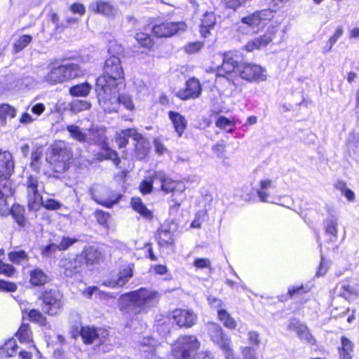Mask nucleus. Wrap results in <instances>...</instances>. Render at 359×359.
<instances>
[{
    "mask_svg": "<svg viewBox=\"0 0 359 359\" xmlns=\"http://www.w3.org/2000/svg\"><path fill=\"white\" fill-rule=\"evenodd\" d=\"M160 297L156 290L141 287L120 297L121 310L127 309L133 314H139L157 305Z\"/></svg>",
    "mask_w": 359,
    "mask_h": 359,
    "instance_id": "obj_1",
    "label": "nucleus"
},
{
    "mask_svg": "<svg viewBox=\"0 0 359 359\" xmlns=\"http://www.w3.org/2000/svg\"><path fill=\"white\" fill-rule=\"evenodd\" d=\"M123 86H113L107 89L97 90V97L99 104L105 112L118 111L121 105L132 110L134 108L131 97L128 95H119V90Z\"/></svg>",
    "mask_w": 359,
    "mask_h": 359,
    "instance_id": "obj_2",
    "label": "nucleus"
},
{
    "mask_svg": "<svg viewBox=\"0 0 359 359\" xmlns=\"http://www.w3.org/2000/svg\"><path fill=\"white\" fill-rule=\"evenodd\" d=\"M123 85V71L118 57L112 55L107 58L104 66V74L97 79L95 90L107 89L113 86Z\"/></svg>",
    "mask_w": 359,
    "mask_h": 359,
    "instance_id": "obj_3",
    "label": "nucleus"
},
{
    "mask_svg": "<svg viewBox=\"0 0 359 359\" xmlns=\"http://www.w3.org/2000/svg\"><path fill=\"white\" fill-rule=\"evenodd\" d=\"M206 327L208 334L211 341L222 349L226 359H234L231 339L224 334L220 325L215 323H208Z\"/></svg>",
    "mask_w": 359,
    "mask_h": 359,
    "instance_id": "obj_4",
    "label": "nucleus"
},
{
    "mask_svg": "<svg viewBox=\"0 0 359 359\" xmlns=\"http://www.w3.org/2000/svg\"><path fill=\"white\" fill-rule=\"evenodd\" d=\"M273 17V12L271 9H263L251 13L241 19V23L238 27L239 32H244V29H249V32L256 33L265 25L266 21Z\"/></svg>",
    "mask_w": 359,
    "mask_h": 359,
    "instance_id": "obj_5",
    "label": "nucleus"
},
{
    "mask_svg": "<svg viewBox=\"0 0 359 359\" xmlns=\"http://www.w3.org/2000/svg\"><path fill=\"white\" fill-rule=\"evenodd\" d=\"M200 346L196 337L184 335L178 338L172 347V354L177 359L189 358Z\"/></svg>",
    "mask_w": 359,
    "mask_h": 359,
    "instance_id": "obj_6",
    "label": "nucleus"
},
{
    "mask_svg": "<svg viewBox=\"0 0 359 359\" xmlns=\"http://www.w3.org/2000/svg\"><path fill=\"white\" fill-rule=\"evenodd\" d=\"M42 311L50 316L60 313L65 305L62 293L57 289L46 290L41 297Z\"/></svg>",
    "mask_w": 359,
    "mask_h": 359,
    "instance_id": "obj_7",
    "label": "nucleus"
},
{
    "mask_svg": "<svg viewBox=\"0 0 359 359\" xmlns=\"http://www.w3.org/2000/svg\"><path fill=\"white\" fill-rule=\"evenodd\" d=\"M237 74L248 82L259 83L266 80L267 73L261 66L250 62H243L237 69Z\"/></svg>",
    "mask_w": 359,
    "mask_h": 359,
    "instance_id": "obj_8",
    "label": "nucleus"
},
{
    "mask_svg": "<svg viewBox=\"0 0 359 359\" xmlns=\"http://www.w3.org/2000/svg\"><path fill=\"white\" fill-rule=\"evenodd\" d=\"M58 266L65 276L72 278L82 271L84 257L83 255H67L60 259Z\"/></svg>",
    "mask_w": 359,
    "mask_h": 359,
    "instance_id": "obj_9",
    "label": "nucleus"
},
{
    "mask_svg": "<svg viewBox=\"0 0 359 359\" xmlns=\"http://www.w3.org/2000/svg\"><path fill=\"white\" fill-rule=\"evenodd\" d=\"M89 194L93 201L106 208H111L121 198V195H118L114 198L110 190L100 184H95L90 187Z\"/></svg>",
    "mask_w": 359,
    "mask_h": 359,
    "instance_id": "obj_10",
    "label": "nucleus"
},
{
    "mask_svg": "<svg viewBox=\"0 0 359 359\" xmlns=\"http://www.w3.org/2000/svg\"><path fill=\"white\" fill-rule=\"evenodd\" d=\"M28 207L31 210H38L41 207V195L39 191V182L37 177L29 175L26 181Z\"/></svg>",
    "mask_w": 359,
    "mask_h": 359,
    "instance_id": "obj_11",
    "label": "nucleus"
},
{
    "mask_svg": "<svg viewBox=\"0 0 359 359\" xmlns=\"http://www.w3.org/2000/svg\"><path fill=\"white\" fill-rule=\"evenodd\" d=\"M243 55L236 50L229 51L223 55V62L217 68V74L219 76H224L225 74L235 72L237 74V69L239 65L243 64Z\"/></svg>",
    "mask_w": 359,
    "mask_h": 359,
    "instance_id": "obj_12",
    "label": "nucleus"
},
{
    "mask_svg": "<svg viewBox=\"0 0 359 359\" xmlns=\"http://www.w3.org/2000/svg\"><path fill=\"white\" fill-rule=\"evenodd\" d=\"M154 179L159 180L161 189L165 193L172 192L174 195L175 194H182L186 189L183 182L172 180L162 171L156 172Z\"/></svg>",
    "mask_w": 359,
    "mask_h": 359,
    "instance_id": "obj_13",
    "label": "nucleus"
},
{
    "mask_svg": "<svg viewBox=\"0 0 359 359\" xmlns=\"http://www.w3.org/2000/svg\"><path fill=\"white\" fill-rule=\"evenodd\" d=\"M186 24L183 22H165L154 25L152 28L154 34L158 37H170L186 29Z\"/></svg>",
    "mask_w": 359,
    "mask_h": 359,
    "instance_id": "obj_14",
    "label": "nucleus"
},
{
    "mask_svg": "<svg viewBox=\"0 0 359 359\" xmlns=\"http://www.w3.org/2000/svg\"><path fill=\"white\" fill-rule=\"evenodd\" d=\"M277 29L275 27H269L263 35L248 41L245 46V49L248 52H252L266 46L273 41Z\"/></svg>",
    "mask_w": 359,
    "mask_h": 359,
    "instance_id": "obj_15",
    "label": "nucleus"
},
{
    "mask_svg": "<svg viewBox=\"0 0 359 359\" xmlns=\"http://www.w3.org/2000/svg\"><path fill=\"white\" fill-rule=\"evenodd\" d=\"M201 93V86L198 79L191 78L186 82L185 88L176 92V96L181 100L195 99Z\"/></svg>",
    "mask_w": 359,
    "mask_h": 359,
    "instance_id": "obj_16",
    "label": "nucleus"
},
{
    "mask_svg": "<svg viewBox=\"0 0 359 359\" xmlns=\"http://www.w3.org/2000/svg\"><path fill=\"white\" fill-rule=\"evenodd\" d=\"M172 319L181 327H191L196 324L197 316L191 310L176 309L172 312Z\"/></svg>",
    "mask_w": 359,
    "mask_h": 359,
    "instance_id": "obj_17",
    "label": "nucleus"
},
{
    "mask_svg": "<svg viewBox=\"0 0 359 359\" xmlns=\"http://www.w3.org/2000/svg\"><path fill=\"white\" fill-rule=\"evenodd\" d=\"M133 275V269L128 266L121 270L116 277L104 281V284L112 288L121 287L128 282Z\"/></svg>",
    "mask_w": 359,
    "mask_h": 359,
    "instance_id": "obj_18",
    "label": "nucleus"
},
{
    "mask_svg": "<svg viewBox=\"0 0 359 359\" xmlns=\"http://www.w3.org/2000/svg\"><path fill=\"white\" fill-rule=\"evenodd\" d=\"M49 71L44 76V81L50 85H56L65 82L62 66H56L54 64H50Z\"/></svg>",
    "mask_w": 359,
    "mask_h": 359,
    "instance_id": "obj_19",
    "label": "nucleus"
},
{
    "mask_svg": "<svg viewBox=\"0 0 359 359\" xmlns=\"http://www.w3.org/2000/svg\"><path fill=\"white\" fill-rule=\"evenodd\" d=\"M216 24V16L212 11L205 12L201 19L200 32L203 37H208Z\"/></svg>",
    "mask_w": 359,
    "mask_h": 359,
    "instance_id": "obj_20",
    "label": "nucleus"
},
{
    "mask_svg": "<svg viewBox=\"0 0 359 359\" xmlns=\"http://www.w3.org/2000/svg\"><path fill=\"white\" fill-rule=\"evenodd\" d=\"M89 10L107 17L114 16L116 11L114 6L109 2L101 0L91 2Z\"/></svg>",
    "mask_w": 359,
    "mask_h": 359,
    "instance_id": "obj_21",
    "label": "nucleus"
},
{
    "mask_svg": "<svg viewBox=\"0 0 359 359\" xmlns=\"http://www.w3.org/2000/svg\"><path fill=\"white\" fill-rule=\"evenodd\" d=\"M14 171L13 156L9 151L0 152V176L10 177Z\"/></svg>",
    "mask_w": 359,
    "mask_h": 359,
    "instance_id": "obj_22",
    "label": "nucleus"
},
{
    "mask_svg": "<svg viewBox=\"0 0 359 359\" xmlns=\"http://www.w3.org/2000/svg\"><path fill=\"white\" fill-rule=\"evenodd\" d=\"M10 177L0 176V206L6 205V199L15 192Z\"/></svg>",
    "mask_w": 359,
    "mask_h": 359,
    "instance_id": "obj_23",
    "label": "nucleus"
},
{
    "mask_svg": "<svg viewBox=\"0 0 359 359\" xmlns=\"http://www.w3.org/2000/svg\"><path fill=\"white\" fill-rule=\"evenodd\" d=\"M65 82L79 78L84 74V70L75 62H65L62 65Z\"/></svg>",
    "mask_w": 359,
    "mask_h": 359,
    "instance_id": "obj_24",
    "label": "nucleus"
},
{
    "mask_svg": "<svg viewBox=\"0 0 359 359\" xmlns=\"http://www.w3.org/2000/svg\"><path fill=\"white\" fill-rule=\"evenodd\" d=\"M101 331V329L97 330L94 327L83 326L80 330V335L86 344H91L95 341L101 342L102 340L100 337Z\"/></svg>",
    "mask_w": 359,
    "mask_h": 359,
    "instance_id": "obj_25",
    "label": "nucleus"
},
{
    "mask_svg": "<svg viewBox=\"0 0 359 359\" xmlns=\"http://www.w3.org/2000/svg\"><path fill=\"white\" fill-rule=\"evenodd\" d=\"M274 188L275 184L271 180L268 178L261 180L259 182V187L255 189L259 201L264 203L269 202V191Z\"/></svg>",
    "mask_w": 359,
    "mask_h": 359,
    "instance_id": "obj_26",
    "label": "nucleus"
},
{
    "mask_svg": "<svg viewBox=\"0 0 359 359\" xmlns=\"http://www.w3.org/2000/svg\"><path fill=\"white\" fill-rule=\"evenodd\" d=\"M140 137V133L135 128L121 130L116 134V142L120 149L124 148L128 143V138L133 140Z\"/></svg>",
    "mask_w": 359,
    "mask_h": 359,
    "instance_id": "obj_27",
    "label": "nucleus"
},
{
    "mask_svg": "<svg viewBox=\"0 0 359 359\" xmlns=\"http://www.w3.org/2000/svg\"><path fill=\"white\" fill-rule=\"evenodd\" d=\"M168 117L172 121L178 137H182L187 126V121L185 117L180 113L172 111H169Z\"/></svg>",
    "mask_w": 359,
    "mask_h": 359,
    "instance_id": "obj_28",
    "label": "nucleus"
},
{
    "mask_svg": "<svg viewBox=\"0 0 359 359\" xmlns=\"http://www.w3.org/2000/svg\"><path fill=\"white\" fill-rule=\"evenodd\" d=\"M100 147L101 151L95 154L96 159L98 161L111 160L118 166L120 163V158L116 151L109 148L106 142Z\"/></svg>",
    "mask_w": 359,
    "mask_h": 359,
    "instance_id": "obj_29",
    "label": "nucleus"
},
{
    "mask_svg": "<svg viewBox=\"0 0 359 359\" xmlns=\"http://www.w3.org/2000/svg\"><path fill=\"white\" fill-rule=\"evenodd\" d=\"M135 142L136 157L139 159H143L147 156L149 151L150 146L149 141L145 139L140 133V137L134 139Z\"/></svg>",
    "mask_w": 359,
    "mask_h": 359,
    "instance_id": "obj_30",
    "label": "nucleus"
},
{
    "mask_svg": "<svg viewBox=\"0 0 359 359\" xmlns=\"http://www.w3.org/2000/svg\"><path fill=\"white\" fill-rule=\"evenodd\" d=\"M48 275L39 268H36L30 271V283L33 285L40 286L49 281Z\"/></svg>",
    "mask_w": 359,
    "mask_h": 359,
    "instance_id": "obj_31",
    "label": "nucleus"
},
{
    "mask_svg": "<svg viewBox=\"0 0 359 359\" xmlns=\"http://www.w3.org/2000/svg\"><path fill=\"white\" fill-rule=\"evenodd\" d=\"M156 238L161 246L165 247L173 243L172 233L166 226H161L158 229Z\"/></svg>",
    "mask_w": 359,
    "mask_h": 359,
    "instance_id": "obj_32",
    "label": "nucleus"
},
{
    "mask_svg": "<svg viewBox=\"0 0 359 359\" xmlns=\"http://www.w3.org/2000/svg\"><path fill=\"white\" fill-rule=\"evenodd\" d=\"M92 86L87 82L72 86L69 93L74 97H86L89 95Z\"/></svg>",
    "mask_w": 359,
    "mask_h": 359,
    "instance_id": "obj_33",
    "label": "nucleus"
},
{
    "mask_svg": "<svg viewBox=\"0 0 359 359\" xmlns=\"http://www.w3.org/2000/svg\"><path fill=\"white\" fill-rule=\"evenodd\" d=\"M84 254V262L87 264H94L98 262L102 259V254L97 248L90 246L85 250L83 252Z\"/></svg>",
    "mask_w": 359,
    "mask_h": 359,
    "instance_id": "obj_34",
    "label": "nucleus"
},
{
    "mask_svg": "<svg viewBox=\"0 0 359 359\" xmlns=\"http://www.w3.org/2000/svg\"><path fill=\"white\" fill-rule=\"evenodd\" d=\"M341 341L342 346L339 350L340 359H352L353 344L346 337H342Z\"/></svg>",
    "mask_w": 359,
    "mask_h": 359,
    "instance_id": "obj_35",
    "label": "nucleus"
},
{
    "mask_svg": "<svg viewBox=\"0 0 359 359\" xmlns=\"http://www.w3.org/2000/svg\"><path fill=\"white\" fill-rule=\"evenodd\" d=\"M131 205L136 212L144 218L149 219L152 218L151 212L143 204L140 198H133L131 200Z\"/></svg>",
    "mask_w": 359,
    "mask_h": 359,
    "instance_id": "obj_36",
    "label": "nucleus"
},
{
    "mask_svg": "<svg viewBox=\"0 0 359 359\" xmlns=\"http://www.w3.org/2000/svg\"><path fill=\"white\" fill-rule=\"evenodd\" d=\"M54 157L56 161L66 163L71 158L72 154L66 147L55 146L53 148Z\"/></svg>",
    "mask_w": 359,
    "mask_h": 359,
    "instance_id": "obj_37",
    "label": "nucleus"
},
{
    "mask_svg": "<svg viewBox=\"0 0 359 359\" xmlns=\"http://www.w3.org/2000/svg\"><path fill=\"white\" fill-rule=\"evenodd\" d=\"M67 130L69 133L72 138L81 143H85L87 140V133L83 132L78 126L69 125L67 126Z\"/></svg>",
    "mask_w": 359,
    "mask_h": 359,
    "instance_id": "obj_38",
    "label": "nucleus"
},
{
    "mask_svg": "<svg viewBox=\"0 0 359 359\" xmlns=\"http://www.w3.org/2000/svg\"><path fill=\"white\" fill-rule=\"evenodd\" d=\"M8 259L15 264H22L29 260V256L24 250L12 251L8 255Z\"/></svg>",
    "mask_w": 359,
    "mask_h": 359,
    "instance_id": "obj_39",
    "label": "nucleus"
},
{
    "mask_svg": "<svg viewBox=\"0 0 359 359\" xmlns=\"http://www.w3.org/2000/svg\"><path fill=\"white\" fill-rule=\"evenodd\" d=\"M325 232L335 238L337 236L338 219L334 215H330L324 222Z\"/></svg>",
    "mask_w": 359,
    "mask_h": 359,
    "instance_id": "obj_40",
    "label": "nucleus"
},
{
    "mask_svg": "<svg viewBox=\"0 0 359 359\" xmlns=\"http://www.w3.org/2000/svg\"><path fill=\"white\" fill-rule=\"evenodd\" d=\"M32 41V36L29 34L20 36L13 43V49L15 53H18L26 48Z\"/></svg>",
    "mask_w": 359,
    "mask_h": 359,
    "instance_id": "obj_41",
    "label": "nucleus"
},
{
    "mask_svg": "<svg viewBox=\"0 0 359 359\" xmlns=\"http://www.w3.org/2000/svg\"><path fill=\"white\" fill-rule=\"evenodd\" d=\"M16 116V110L12 106L8 104L0 105V120L3 123H6L7 118H13Z\"/></svg>",
    "mask_w": 359,
    "mask_h": 359,
    "instance_id": "obj_42",
    "label": "nucleus"
},
{
    "mask_svg": "<svg viewBox=\"0 0 359 359\" xmlns=\"http://www.w3.org/2000/svg\"><path fill=\"white\" fill-rule=\"evenodd\" d=\"M106 142L105 137L100 134L97 130H90L87 133L86 143L101 146Z\"/></svg>",
    "mask_w": 359,
    "mask_h": 359,
    "instance_id": "obj_43",
    "label": "nucleus"
},
{
    "mask_svg": "<svg viewBox=\"0 0 359 359\" xmlns=\"http://www.w3.org/2000/svg\"><path fill=\"white\" fill-rule=\"evenodd\" d=\"M219 319L223 323L224 325L230 330H233L236 327L235 320L224 309L218 310Z\"/></svg>",
    "mask_w": 359,
    "mask_h": 359,
    "instance_id": "obj_44",
    "label": "nucleus"
},
{
    "mask_svg": "<svg viewBox=\"0 0 359 359\" xmlns=\"http://www.w3.org/2000/svg\"><path fill=\"white\" fill-rule=\"evenodd\" d=\"M153 339H147V342H144L141 345L140 351L142 356L147 359H152L156 352V347L152 344Z\"/></svg>",
    "mask_w": 359,
    "mask_h": 359,
    "instance_id": "obj_45",
    "label": "nucleus"
},
{
    "mask_svg": "<svg viewBox=\"0 0 359 359\" xmlns=\"http://www.w3.org/2000/svg\"><path fill=\"white\" fill-rule=\"evenodd\" d=\"M91 107V104L86 100H75L69 104L70 111L74 114L88 110Z\"/></svg>",
    "mask_w": 359,
    "mask_h": 359,
    "instance_id": "obj_46",
    "label": "nucleus"
},
{
    "mask_svg": "<svg viewBox=\"0 0 359 359\" xmlns=\"http://www.w3.org/2000/svg\"><path fill=\"white\" fill-rule=\"evenodd\" d=\"M17 337L20 342H29L32 340V332L28 324H22L17 334Z\"/></svg>",
    "mask_w": 359,
    "mask_h": 359,
    "instance_id": "obj_47",
    "label": "nucleus"
},
{
    "mask_svg": "<svg viewBox=\"0 0 359 359\" xmlns=\"http://www.w3.org/2000/svg\"><path fill=\"white\" fill-rule=\"evenodd\" d=\"M28 316L30 320L36 323L41 326H46L47 325V320L46 317L38 310L31 309L28 312Z\"/></svg>",
    "mask_w": 359,
    "mask_h": 359,
    "instance_id": "obj_48",
    "label": "nucleus"
},
{
    "mask_svg": "<svg viewBox=\"0 0 359 359\" xmlns=\"http://www.w3.org/2000/svg\"><path fill=\"white\" fill-rule=\"evenodd\" d=\"M135 39L142 47L150 48L154 44V42L150 36L148 34L144 32L137 33Z\"/></svg>",
    "mask_w": 359,
    "mask_h": 359,
    "instance_id": "obj_49",
    "label": "nucleus"
},
{
    "mask_svg": "<svg viewBox=\"0 0 359 359\" xmlns=\"http://www.w3.org/2000/svg\"><path fill=\"white\" fill-rule=\"evenodd\" d=\"M41 206H43L49 210H56L61 208L62 204L52 198L43 200V198L41 197Z\"/></svg>",
    "mask_w": 359,
    "mask_h": 359,
    "instance_id": "obj_50",
    "label": "nucleus"
},
{
    "mask_svg": "<svg viewBox=\"0 0 359 359\" xmlns=\"http://www.w3.org/2000/svg\"><path fill=\"white\" fill-rule=\"evenodd\" d=\"M18 346L15 339H8L4 344L3 349L6 351L8 356H13L17 352Z\"/></svg>",
    "mask_w": 359,
    "mask_h": 359,
    "instance_id": "obj_51",
    "label": "nucleus"
},
{
    "mask_svg": "<svg viewBox=\"0 0 359 359\" xmlns=\"http://www.w3.org/2000/svg\"><path fill=\"white\" fill-rule=\"evenodd\" d=\"M77 241L78 239L75 238L63 237L60 243L57 245L60 251H63L67 250Z\"/></svg>",
    "mask_w": 359,
    "mask_h": 359,
    "instance_id": "obj_52",
    "label": "nucleus"
},
{
    "mask_svg": "<svg viewBox=\"0 0 359 359\" xmlns=\"http://www.w3.org/2000/svg\"><path fill=\"white\" fill-rule=\"evenodd\" d=\"M231 125V121L225 116H219L216 121L217 127L226 130L228 133H231L233 131L232 128H228V127Z\"/></svg>",
    "mask_w": 359,
    "mask_h": 359,
    "instance_id": "obj_53",
    "label": "nucleus"
},
{
    "mask_svg": "<svg viewBox=\"0 0 359 359\" xmlns=\"http://www.w3.org/2000/svg\"><path fill=\"white\" fill-rule=\"evenodd\" d=\"M242 359H257L256 351L254 348L245 346L241 348Z\"/></svg>",
    "mask_w": 359,
    "mask_h": 359,
    "instance_id": "obj_54",
    "label": "nucleus"
},
{
    "mask_svg": "<svg viewBox=\"0 0 359 359\" xmlns=\"http://www.w3.org/2000/svg\"><path fill=\"white\" fill-rule=\"evenodd\" d=\"M95 214L97 222L102 226H106L110 218L109 214L103 210H97Z\"/></svg>",
    "mask_w": 359,
    "mask_h": 359,
    "instance_id": "obj_55",
    "label": "nucleus"
},
{
    "mask_svg": "<svg viewBox=\"0 0 359 359\" xmlns=\"http://www.w3.org/2000/svg\"><path fill=\"white\" fill-rule=\"evenodd\" d=\"M15 271V269L12 265L5 264L0 260V273L11 277L14 274Z\"/></svg>",
    "mask_w": 359,
    "mask_h": 359,
    "instance_id": "obj_56",
    "label": "nucleus"
},
{
    "mask_svg": "<svg viewBox=\"0 0 359 359\" xmlns=\"http://www.w3.org/2000/svg\"><path fill=\"white\" fill-rule=\"evenodd\" d=\"M155 180H143L140 185V191L143 194H147L151 192L153 189V182Z\"/></svg>",
    "mask_w": 359,
    "mask_h": 359,
    "instance_id": "obj_57",
    "label": "nucleus"
},
{
    "mask_svg": "<svg viewBox=\"0 0 359 359\" xmlns=\"http://www.w3.org/2000/svg\"><path fill=\"white\" fill-rule=\"evenodd\" d=\"M16 290L17 285L14 283L0 280V291L15 292Z\"/></svg>",
    "mask_w": 359,
    "mask_h": 359,
    "instance_id": "obj_58",
    "label": "nucleus"
},
{
    "mask_svg": "<svg viewBox=\"0 0 359 359\" xmlns=\"http://www.w3.org/2000/svg\"><path fill=\"white\" fill-rule=\"evenodd\" d=\"M309 287L303 285L297 287H292L288 289V294L292 297L295 294H301L309 291Z\"/></svg>",
    "mask_w": 359,
    "mask_h": 359,
    "instance_id": "obj_59",
    "label": "nucleus"
},
{
    "mask_svg": "<svg viewBox=\"0 0 359 359\" xmlns=\"http://www.w3.org/2000/svg\"><path fill=\"white\" fill-rule=\"evenodd\" d=\"M57 250H59L57 244L51 243L42 248L41 254L43 257H51Z\"/></svg>",
    "mask_w": 359,
    "mask_h": 359,
    "instance_id": "obj_60",
    "label": "nucleus"
},
{
    "mask_svg": "<svg viewBox=\"0 0 359 359\" xmlns=\"http://www.w3.org/2000/svg\"><path fill=\"white\" fill-rule=\"evenodd\" d=\"M210 261L206 258H197L194 262V266L200 269L210 268Z\"/></svg>",
    "mask_w": 359,
    "mask_h": 359,
    "instance_id": "obj_61",
    "label": "nucleus"
},
{
    "mask_svg": "<svg viewBox=\"0 0 359 359\" xmlns=\"http://www.w3.org/2000/svg\"><path fill=\"white\" fill-rule=\"evenodd\" d=\"M203 47V43L201 42H194L189 43L186 48L185 50L188 53L192 54L198 52Z\"/></svg>",
    "mask_w": 359,
    "mask_h": 359,
    "instance_id": "obj_62",
    "label": "nucleus"
},
{
    "mask_svg": "<svg viewBox=\"0 0 359 359\" xmlns=\"http://www.w3.org/2000/svg\"><path fill=\"white\" fill-rule=\"evenodd\" d=\"M249 343L255 346H258L260 344L259 334L255 331L248 332Z\"/></svg>",
    "mask_w": 359,
    "mask_h": 359,
    "instance_id": "obj_63",
    "label": "nucleus"
},
{
    "mask_svg": "<svg viewBox=\"0 0 359 359\" xmlns=\"http://www.w3.org/2000/svg\"><path fill=\"white\" fill-rule=\"evenodd\" d=\"M70 10L73 13H78L81 15L85 13L86 9L83 4H74L71 6Z\"/></svg>",
    "mask_w": 359,
    "mask_h": 359,
    "instance_id": "obj_64",
    "label": "nucleus"
}]
</instances>
